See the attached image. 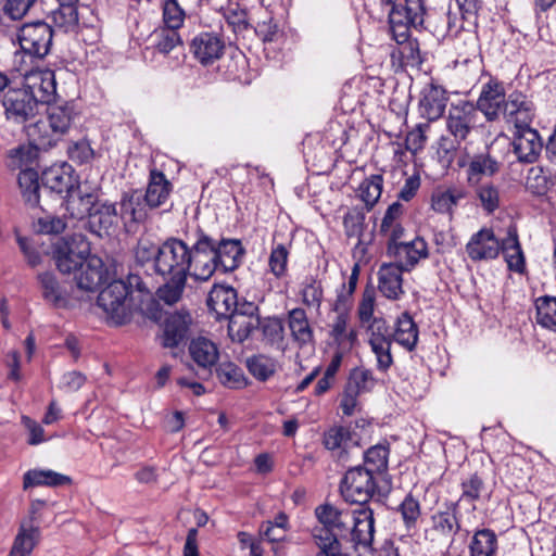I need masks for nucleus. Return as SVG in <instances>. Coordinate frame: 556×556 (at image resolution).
<instances>
[{"mask_svg": "<svg viewBox=\"0 0 556 556\" xmlns=\"http://www.w3.org/2000/svg\"><path fill=\"white\" fill-rule=\"evenodd\" d=\"M448 102L447 91L434 83L426 85L421 92L418 109L421 117L428 122L438 121L445 112Z\"/></svg>", "mask_w": 556, "mask_h": 556, "instance_id": "23", "label": "nucleus"}, {"mask_svg": "<svg viewBox=\"0 0 556 556\" xmlns=\"http://www.w3.org/2000/svg\"><path fill=\"white\" fill-rule=\"evenodd\" d=\"M366 212L364 207L354 206L343 216L344 232L348 238H357V247L363 244Z\"/></svg>", "mask_w": 556, "mask_h": 556, "instance_id": "49", "label": "nucleus"}, {"mask_svg": "<svg viewBox=\"0 0 556 556\" xmlns=\"http://www.w3.org/2000/svg\"><path fill=\"white\" fill-rule=\"evenodd\" d=\"M155 49L162 54H168L177 46L182 45V39L178 34V29L161 27L155 31Z\"/></svg>", "mask_w": 556, "mask_h": 556, "instance_id": "58", "label": "nucleus"}, {"mask_svg": "<svg viewBox=\"0 0 556 556\" xmlns=\"http://www.w3.org/2000/svg\"><path fill=\"white\" fill-rule=\"evenodd\" d=\"M431 529L442 538H453L460 532L467 536L468 530H464L459 519V501L446 504L445 510H438L431 516Z\"/></svg>", "mask_w": 556, "mask_h": 556, "instance_id": "27", "label": "nucleus"}, {"mask_svg": "<svg viewBox=\"0 0 556 556\" xmlns=\"http://www.w3.org/2000/svg\"><path fill=\"white\" fill-rule=\"evenodd\" d=\"M501 253L507 263L508 270L517 274L526 273V256L519 241L517 228L515 226L508 227L507 235L503 239V249H501Z\"/></svg>", "mask_w": 556, "mask_h": 556, "instance_id": "30", "label": "nucleus"}, {"mask_svg": "<svg viewBox=\"0 0 556 556\" xmlns=\"http://www.w3.org/2000/svg\"><path fill=\"white\" fill-rule=\"evenodd\" d=\"M41 181L46 189L58 194L67 195L76 186L79 180L74 175L73 167L63 163L61 165H53L42 172Z\"/></svg>", "mask_w": 556, "mask_h": 556, "instance_id": "26", "label": "nucleus"}, {"mask_svg": "<svg viewBox=\"0 0 556 556\" xmlns=\"http://www.w3.org/2000/svg\"><path fill=\"white\" fill-rule=\"evenodd\" d=\"M390 5V29L396 42L404 43L410 36V29L417 31L421 26L426 12L425 3L422 0H394Z\"/></svg>", "mask_w": 556, "mask_h": 556, "instance_id": "7", "label": "nucleus"}, {"mask_svg": "<svg viewBox=\"0 0 556 556\" xmlns=\"http://www.w3.org/2000/svg\"><path fill=\"white\" fill-rule=\"evenodd\" d=\"M228 320V336L232 342L243 343L258 330L261 318H248L240 314H233Z\"/></svg>", "mask_w": 556, "mask_h": 556, "instance_id": "43", "label": "nucleus"}, {"mask_svg": "<svg viewBox=\"0 0 556 556\" xmlns=\"http://www.w3.org/2000/svg\"><path fill=\"white\" fill-rule=\"evenodd\" d=\"M553 182L551 177L544 172V169L540 166L531 167L528 172L526 188L532 194L542 197L545 195Z\"/></svg>", "mask_w": 556, "mask_h": 556, "instance_id": "56", "label": "nucleus"}, {"mask_svg": "<svg viewBox=\"0 0 556 556\" xmlns=\"http://www.w3.org/2000/svg\"><path fill=\"white\" fill-rule=\"evenodd\" d=\"M511 144L518 162L523 164L535 163L544 148L542 137L532 127L516 129Z\"/></svg>", "mask_w": 556, "mask_h": 556, "instance_id": "20", "label": "nucleus"}, {"mask_svg": "<svg viewBox=\"0 0 556 556\" xmlns=\"http://www.w3.org/2000/svg\"><path fill=\"white\" fill-rule=\"evenodd\" d=\"M536 323L546 329L556 331V296L543 295L535 300Z\"/></svg>", "mask_w": 556, "mask_h": 556, "instance_id": "48", "label": "nucleus"}, {"mask_svg": "<svg viewBox=\"0 0 556 556\" xmlns=\"http://www.w3.org/2000/svg\"><path fill=\"white\" fill-rule=\"evenodd\" d=\"M85 218L84 228L90 233L99 238L109 236L110 231L117 225L116 204L108 200H99Z\"/></svg>", "mask_w": 556, "mask_h": 556, "instance_id": "21", "label": "nucleus"}, {"mask_svg": "<svg viewBox=\"0 0 556 556\" xmlns=\"http://www.w3.org/2000/svg\"><path fill=\"white\" fill-rule=\"evenodd\" d=\"M389 456L390 444L380 442L364 451L363 465L361 466L376 478L383 477L389 470Z\"/></svg>", "mask_w": 556, "mask_h": 556, "instance_id": "34", "label": "nucleus"}, {"mask_svg": "<svg viewBox=\"0 0 556 556\" xmlns=\"http://www.w3.org/2000/svg\"><path fill=\"white\" fill-rule=\"evenodd\" d=\"M376 378L370 369L356 367L351 370L345 388L356 394L370 392L376 386Z\"/></svg>", "mask_w": 556, "mask_h": 556, "instance_id": "53", "label": "nucleus"}, {"mask_svg": "<svg viewBox=\"0 0 556 556\" xmlns=\"http://www.w3.org/2000/svg\"><path fill=\"white\" fill-rule=\"evenodd\" d=\"M376 302V289L371 283H367L364 288L362 300L357 307V315L361 324H369L374 319Z\"/></svg>", "mask_w": 556, "mask_h": 556, "instance_id": "61", "label": "nucleus"}, {"mask_svg": "<svg viewBox=\"0 0 556 556\" xmlns=\"http://www.w3.org/2000/svg\"><path fill=\"white\" fill-rule=\"evenodd\" d=\"M151 292L140 276L139 270L130 271L126 280L115 279L100 290L97 305L115 325L127 324L135 312L142 311L143 298H150Z\"/></svg>", "mask_w": 556, "mask_h": 556, "instance_id": "3", "label": "nucleus"}, {"mask_svg": "<svg viewBox=\"0 0 556 556\" xmlns=\"http://www.w3.org/2000/svg\"><path fill=\"white\" fill-rule=\"evenodd\" d=\"M424 22L421 26L418 27L417 31H429L437 38H445L450 35V22H448V12L443 10H433L425 12L422 17Z\"/></svg>", "mask_w": 556, "mask_h": 556, "instance_id": "46", "label": "nucleus"}, {"mask_svg": "<svg viewBox=\"0 0 556 556\" xmlns=\"http://www.w3.org/2000/svg\"><path fill=\"white\" fill-rule=\"evenodd\" d=\"M507 104L505 85L502 80L491 76L481 86L477 102L473 103L475 112L482 113L488 123H494L504 114Z\"/></svg>", "mask_w": 556, "mask_h": 556, "instance_id": "12", "label": "nucleus"}, {"mask_svg": "<svg viewBox=\"0 0 556 556\" xmlns=\"http://www.w3.org/2000/svg\"><path fill=\"white\" fill-rule=\"evenodd\" d=\"M418 334V326L413 317L407 312L402 313L396 319L392 341L412 352L417 345Z\"/></svg>", "mask_w": 556, "mask_h": 556, "instance_id": "39", "label": "nucleus"}, {"mask_svg": "<svg viewBox=\"0 0 556 556\" xmlns=\"http://www.w3.org/2000/svg\"><path fill=\"white\" fill-rule=\"evenodd\" d=\"M467 197V191L463 188H447L446 190H435L431 197V207L440 214H453L454 207Z\"/></svg>", "mask_w": 556, "mask_h": 556, "instance_id": "42", "label": "nucleus"}, {"mask_svg": "<svg viewBox=\"0 0 556 556\" xmlns=\"http://www.w3.org/2000/svg\"><path fill=\"white\" fill-rule=\"evenodd\" d=\"M288 327L293 341L300 348L314 345V330L304 308L295 307L288 313Z\"/></svg>", "mask_w": 556, "mask_h": 556, "instance_id": "32", "label": "nucleus"}, {"mask_svg": "<svg viewBox=\"0 0 556 556\" xmlns=\"http://www.w3.org/2000/svg\"><path fill=\"white\" fill-rule=\"evenodd\" d=\"M300 294L305 306L319 311L324 301V288L319 279L315 276H306L301 283Z\"/></svg>", "mask_w": 556, "mask_h": 556, "instance_id": "50", "label": "nucleus"}, {"mask_svg": "<svg viewBox=\"0 0 556 556\" xmlns=\"http://www.w3.org/2000/svg\"><path fill=\"white\" fill-rule=\"evenodd\" d=\"M456 165L465 169L468 186H478L483 178H492L501 173L503 161L494 153L492 146H484L482 150L470 152L464 147L457 156Z\"/></svg>", "mask_w": 556, "mask_h": 556, "instance_id": "6", "label": "nucleus"}, {"mask_svg": "<svg viewBox=\"0 0 556 556\" xmlns=\"http://www.w3.org/2000/svg\"><path fill=\"white\" fill-rule=\"evenodd\" d=\"M219 382L230 389H242L247 386L243 370L232 362L219 364L216 368Z\"/></svg>", "mask_w": 556, "mask_h": 556, "instance_id": "51", "label": "nucleus"}, {"mask_svg": "<svg viewBox=\"0 0 556 556\" xmlns=\"http://www.w3.org/2000/svg\"><path fill=\"white\" fill-rule=\"evenodd\" d=\"M219 12L233 34L242 35L252 28L248 10L239 2L229 0L227 5L220 8Z\"/></svg>", "mask_w": 556, "mask_h": 556, "instance_id": "41", "label": "nucleus"}, {"mask_svg": "<svg viewBox=\"0 0 556 556\" xmlns=\"http://www.w3.org/2000/svg\"><path fill=\"white\" fill-rule=\"evenodd\" d=\"M62 198V204L65 206L67 214L72 218L81 220L100 200V188L92 187L87 181H79L67 195Z\"/></svg>", "mask_w": 556, "mask_h": 556, "instance_id": "17", "label": "nucleus"}, {"mask_svg": "<svg viewBox=\"0 0 556 556\" xmlns=\"http://www.w3.org/2000/svg\"><path fill=\"white\" fill-rule=\"evenodd\" d=\"M393 341H368L372 353L376 356L377 369L380 372H388L393 365V356L391 354V345Z\"/></svg>", "mask_w": 556, "mask_h": 556, "instance_id": "59", "label": "nucleus"}, {"mask_svg": "<svg viewBox=\"0 0 556 556\" xmlns=\"http://www.w3.org/2000/svg\"><path fill=\"white\" fill-rule=\"evenodd\" d=\"M29 140L38 147L51 146L53 139L50 137L49 124L46 121L39 119L34 124L25 127Z\"/></svg>", "mask_w": 556, "mask_h": 556, "instance_id": "63", "label": "nucleus"}, {"mask_svg": "<svg viewBox=\"0 0 556 556\" xmlns=\"http://www.w3.org/2000/svg\"><path fill=\"white\" fill-rule=\"evenodd\" d=\"M468 549L470 556H498V536L490 528H478L472 533Z\"/></svg>", "mask_w": 556, "mask_h": 556, "instance_id": "35", "label": "nucleus"}, {"mask_svg": "<svg viewBox=\"0 0 556 556\" xmlns=\"http://www.w3.org/2000/svg\"><path fill=\"white\" fill-rule=\"evenodd\" d=\"M249 372L260 381H266L276 372V362L266 355H253L247 359Z\"/></svg>", "mask_w": 556, "mask_h": 556, "instance_id": "55", "label": "nucleus"}, {"mask_svg": "<svg viewBox=\"0 0 556 556\" xmlns=\"http://www.w3.org/2000/svg\"><path fill=\"white\" fill-rule=\"evenodd\" d=\"M90 253V242L81 233L58 239L51 247L52 260L62 274L78 270Z\"/></svg>", "mask_w": 556, "mask_h": 556, "instance_id": "8", "label": "nucleus"}, {"mask_svg": "<svg viewBox=\"0 0 556 556\" xmlns=\"http://www.w3.org/2000/svg\"><path fill=\"white\" fill-rule=\"evenodd\" d=\"M188 350L192 361L203 369H210L219 358L217 345L205 337L191 339Z\"/></svg>", "mask_w": 556, "mask_h": 556, "instance_id": "36", "label": "nucleus"}, {"mask_svg": "<svg viewBox=\"0 0 556 556\" xmlns=\"http://www.w3.org/2000/svg\"><path fill=\"white\" fill-rule=\"evenodd\" d=\"M78 270L79 274L75 276L76 287L87 292L97 291L106 281L109 275L103 261L91 253Z\"/></svg>", "mask_w": 556, "mask_h": 556, "instance_id": "25", "label": "nucleus"}, {"mask_svg": "<svg viewBox=\"0 0 556 556\" xmlns=\"http://www.w3.org/2000/svg\"><path fill=\"white\" fill-rule=\"evenodd\" d=\"M36 283L42 300L48 305L53 308H67L72 305V281L60 279L52 270H45L36 275Z\"/></svg>", "mask_w": 556, "mask_h": 556, "instance_id": "13", "label": "nucleus"}, {"mask_svg": "<svg viewBox=\"0 0 556 556\" xmlns=\"http://www.w3.org/2000/svg\"><path fill=\"white\" fill-rule=\"evenodd\" d=\"M403 271L401 265L393 263L382 264L378 271V289L390 300H397L404 293L403 291Z\"/></svg>", "mask_w": 556, "mask_h": 556, "instance_id": "31", "label": "nucleus"}, {"mask_svg": "<svg viewBox=\"0 0 556 556\" xmlns=\"http://www.w3.org/2000/svg\"><path fill=\"white\" fill-rule=\"evenodd\" d=\"M192 238L195 239V252L200 255L201 280H208L215 271L228 274L241 266L245 255L241 240L214 237L199 225L192 230Z\"/></svg>", "mask_w": 556, "mask_h": 556, "instance_id": "4", "label": "nucleus"}, {"mask_svg": "<svg viewBox=\"0 0 556 556\" xmlns=\"http://www.w3.org/2000/svg\"><path fill=\"white\" fill-rule=\"evenodd\" d=\"M478 114L475 112L473 102L460 100L453 103L445 118L446 132L457 139L467 140L476 127Z\"/></svg>", "mask_w": 556, "mask_h": 556, "instance_id": "15", "label": "nucleus"}, {"mask_svg": "<svg viewBox=\"0 0 556 556\" xmlns=\"http://www.w3.org/2000/svg\"><path fill=\"white\" fill-rule=\"evenodd\" d=\"M22 83L24 86L30 87L29 89L38 100V106L40 104L48 105L55 98L56 83L52 71L30 72L24 77Z\"/></svg>", "mask_w": 556, "mask_h": 556, "instance_id": "29", "label": "nucleus"}, {"mask_svg": "<svg viewBox=\"0 0 556 556\" xmlns=\"http://www.w3.org/2000/svg\"><path fill=\"white\" fill-rule=\"evenodd\" d=\"M460 490L459 503L464 501L475 504L489 498L491 494L482 471H475L464 477L460 481Z\"/></svg>", "mask_w": 556, "mask_h": 556, "instance_id": "37", "label": "nucleus"}, {"mask_svg": "<svg viewBox=\"0 0 556 556\" xmlns=\"http://www.w3.org/2000/svg\"><path fill=\"white\" fill-rule=\"evenodd\" d=\"M186 237L190 243L176 237H168L161 243L140 238L134 248L135 269L152 270L163 279L164 283L157 288L156 295L167 305L180 301L189 276L201 280L195 239L192 231Z\"/></svg>", "mask_w": 556, "mask_h": 556, "instance_id": "1", "label": "nucleus"}, {"mask_svg": "<svg viewBox=\"0 0 556 556\" xmlns=\"http://www.w3.org/2000/svg\"><path fill=\"white\" fill-rule=\"evenodd\" d=\"M472 187L483 211L488 214H493L501 205L498 187L492 181L480 182L478 186Z\"/></svg>", "mask_w": 556, "mask_h": 556, "instance_id": "52", "label": "nucleus"}, {"mask_svg": "<svg viewBox=\"0 0 556 556\" xmlns=\"http://www.w3.org/2000/svg\"><path fill=\"white\" fill-rule=\"evenodd\" d=\"M315 516L323 526L313 531L319 548L316 556L374 555L375 518L370 507L350 510L325 503L315 508Z\"/></svg>", "mask_w": 556, "mask_h": 556, "instance_id": "2", "label": "nucleus"}, {"mask_svg": "<svg viewBox=\"0 0 556 556\" xmlns=\"http://www.w3.org/2000/svg\"><path fill=\"white\" fill-rule=\"evenodd\" d=\"M53 28L45 21L23 24L17 30V40L23 52L30 56L43 59L51 49Z\"/></svg>", "mask_w": 556, "mask_h": 556, "instance_id": "11", "label": "nucleus"}, {"mask_svg": "<svg viewBox=\"0 0 556 556\" xmlns=\"http://www.w3.org/2000/svg\"><path fill=\"white\" fill-rule=\"evenodd\" d=\"M290 245L285 243H273L268 256V271L276 278L282 279L288 275V262Z\"/></svg>", "mask_w": 556, "mask_h": 556, "instance_id": "47", "label": "nucleus"}, {"mask_svg": "<svg viewBox=\"0 0 556 556\" xmlns=\"http://www.w3.org/2000/svg\"><path fill=\"white\" fill-rule=\"evenodd\" d=\"M383 177L375 174L366 178L358 188L359 197L365 202L366 211H370L382 193Z\"/></svg>", "mask_w": 556, "mask_h": 556, "instance_id": "54", "label": "nucleus"}, {"mask_svg": "<svg viewBox=\"0 0 556 556\" xmlns=\"http://www.w3.org/2000/svg\"><path fill=\"white\" fill-rule=\"evenodd\" d=\"M39 147L30 141L28 146H20L9 151L11 165L22 167L31 165L38 157Z\"/></svg>", "mask_w": 556, "mask_h": 556, "instance_id": "60", "label": "nucleus"}, {"mask_svg": "<svg viewBox=\"0 0 556 556\" xmlns=\"http://www.w3.org/2000/svg\"><path fill=\"white\" fill-rule=\"evenodd\" d=\"M67 154L71 161L79 165L89 163L94 156L90 142L85 139L70 144L67 148Z\"/></svg>", "mask_w": 556, "mask_h": 556, "instance_id": "64", "label": "nucleus"}, {"mask_svg": "<svg viewBox=\"0 0 556 556\" xmlns=\"http://www.w3.org/2000/svg\"><path fill=\"white\" fill-rule=\"evenodd\" d=\"M72 483L70 476L59 473L51 469H29L23 476V489L35 486H62Z\"/></svg>", "mask_w": 556, "mask_h": 556, "instance_id": "38", "label": "nucleus"}, {"mask_svg": "<svg viewBox=\"0 0 556 556\" xmlns=\"http://www.w3.org/2000/svg\"><path fill=\"white\" fill-rule=\"evenodd\" d=\"M193 319L189 311L180 309L167 314L161 324V344L166 349L186 345L191 337Z\"/></svg>", "mask_w": 556, "mask_h": 556, "instance_id": "14", "label": "nucleus"}, {"mask_svg": "<svg viewBox=\"0 0 556 556\" xmlns=\"http://www.w3.org/2000/svg\"><path fill=\"white\" fill-rule=\"evenodd\" d=\"M29 88L21 83L4 91L1 103L8 122L24 125L38 114V100Z\"/></svg>", "mask_w": 556, "mask_h": 556, "instance_id": "9", "label": "nucleus"}, {"mask_svg": "<svg viewBox=\"0 0 556 556\" xmlns=\"http://www.w3.org/2000/svg\"><path fill=\"white\" fill-rule=\"evenodd\" d=\"M535 112L536 108L533 101L521 91L514 90L507 96V104L503 116L518 129L531 127Z\"/></svg>", "mask_w": 556, "mask_h": 556, "instance_id": "22", "label": "nucleus"}, {"mask_svg": "<svg viewBox=\"0 0 556 556\" xmlns=\"http://www.w3.org/2000/svg\"><path fill=\"white\" fill-rule=\"evenodd\" d=\"M173 191L172 182L165 174L157 168H152L149 174V181L141 202V194L134 190L124 192L121 201V217L136 224L146 223L149 218V211L164 205Z\"/></svg>", "mask_w": 556, "mask_h": 556, "instance_id": "5", "label": "nucleus"}, {"mask_svg": "<svg viewBox=\"0 0 556 556\" xmlns=\"http://www.w3.org/2000/svg\"><path fill=\"white\" fill-rule=\"evenodd\" d=\"M323 444L342 466L350 460V452L359 445L357 434L344 426H332L324 432Z\"/></svg>", "mask_w": 556, "mask_h": 556, "instance_id": "16", "label": "nucleus"}, {"mask_svg": "<svg viewBox=\"0 0 556 556\" xmlns=\"http://www.w3.org/2000/svg\"><path fill=\"white\" fill-rule=\"evenodd\" d=\"M35 226L39 233L59 235L66 229L67 224L64 217L46 214L37 219Z\"/></svg>", "mask_w": 556, "mask_h": 556, "instance_id": "62", "label": "nucleus"}, {"mask_svg": "<svg viewBox=\"0 0 556 556\" xmlns=\"http://www.w3.org/2000/svg\"><path fill=\"white\" fill-rule=\"evenodd\" d=\"M395 510L401 515V519L406 531L415 532L421 518V504L419 500L409 492L405 495Z\"/></svg>", "mask_w": 556, "mask_h": 556, "instance_id": "44", "label": "nucleus"}, {"mask_svg": "<svg viewBox=\"0 0 556 556\" xmlns=\"http://www.w3.org/2000/svg\"><path fill=\"white\" fill-rule=\"evenodd\" d=\"M190 52L203 66L212 65L225 53L224 38L214 31H201L192 38Z\"/></svg>", "mask_w": 556, "mask_h": 556, "instance_id": "19", "label": "nucleus"}, {"mask_svg": "<svg viewBox=\"0 0 556 556\" xmlns=\"http://www.w3.org/2000/svg\"><path fill=\"white\" fill-rule=\"evenodd\" d=\"M387 254L394 258L393 264L401 265L405 271H410L421 258L428 257V244L420 238L404 241L399 245L387 249Z\"/></svg>", "mask_w": 556, "mask_h": 556, "instance_id": "24", "label": "nucleus"}, {"mask_svg": "<svg viewBox=\"0 0 556 556\" xmlns=\"http://www.w3.org/2000/svg\"><path fill=\"white\" fill-rule=\"evenodd\" d=\"M340 493L345 502L366 504L371 500L378 489L377 478L365 470L361 465L349 468L340 481Z\"/></svg>", "mask_w": 556, "mask_h": 556, "instance_id": "10", "label": "nucleus"}, {"mask_svg": "<svg viewBox=\"0 0 556 556\" xmlns=\"http://www.w3.org/2000/svg\"><path fill=\"white\" fill-rule=\"evenodd\" d=\"M238 294L230 286L215 285L207 296V307L216 314V319H228L236 312Z\"/></svg>", "mask_w": 556, "mask_h": 556, "instance_id": "28", "label": "nucleus"}, {"mask_svg": "<svg viewBox=\"0 0 556 556\" xmlns=\"http://www.w3.org/2000/svg\"><path fill=\"white\" fill-rule=\"evenodd\" d=\"M47 114L50 131L58 135L65 134L78 115L75 104L68 101L48 104Z\"/></svg>", "mask_w": 556, "mask_h": 556, "instance_id": "33", "label": "nucleus"}, {"mask_svg": "<svg viewBox=\"0 0 556 556\" xmlns=\"http://www.w3.org/2000/svg\"><path fill=\"white\" fill-rule=\"evenodd\" d=\"M17 184L25 203L31 207L38 206L40 199L38 173L33 168L22 169L17 176Z\"/></svg>", "mask_w": 556, "mask_h": 556, "instance_id": "45", "label": "nucleus"}, {"mask_svg": "<svg viewBox=\"0 0 556 556\" xmlns=\"http://www.w3.org/2000/svg\"><path fill=\"white\" fill-rule=\"evenodd\" d=\"M40 536L38 526L30 521H23L14 539L9 556H28L33 552Z\"/></svg>", "mask_w": 556, "mask_h": 556, "instance_id": "40", "label": "nucleus"}, {"mask_svg": "<svg viewBox=\"0 0 556 556\" xmlns=\"http://www.w3.org/2000/svg\"><path fill=\"white\" fill-rule=\"evenodd\" d=\"M186 20V12L178 0H164L162 3L163 27L180 29Z\"/></svg>", "mask_w": 556, "mask_h": 556, "instance_id": "57", "label": "nucleus"}, {"mask_svg": "<svg viewBox=\"0 0 556 556\" xmlns=\"http://www.w3.org/2000/svg\"><path fill=\"white\" fill-rule=\"evenodd\" d=\"M501 249H503V239L500 240L494 230L488 227H482L475 232L465 247L472 262L495 260L501 254Z\"/></svg>", "mask_w": 556, "mask_h": 556, "instance_id": "18", "label": "nucleus"}]
</instances>
